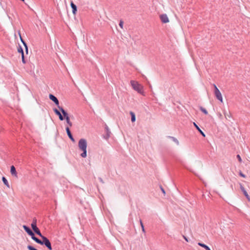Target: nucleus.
Listing matches in <instances>:
<instances>
[{
    "label": "nucleus",
    "mask_w": 250,
    "mask_h": 250,
    "mask_svg": "<svg viewBox=\"0 0 250 250\" xmlns=\"http://www.w3.org/2000/svg\"><path fill=\"white\" fill-rule=\"evenodd\" d=\"M79 148L83 151V153L81 154V156L83 158H85L87 156V142L84 139H81L78 143Z\"/></svg>",
    "instance_id": "1"
},
{
    "label": "nucleus",
    "mask_w": 250,
    "mask_h": 250,
    "mask_svg": "<svg viewBox=\"0 0 250 250\" xmlns=\"http://www.w3.org/2000/svg\"><path fill=\"white\" fill-rule=\"evenodd\" d=\"M130 84L134 90L143 96L145 95L144 91V86L137 81L132 80L130 81Z\"/></svg>",
    "instance_id": "2"
},
{
    "label": "nucleus",
    "mask_w": 250,
    "mask_h": 250,
    "mask_svg": "<svg viewBox=\"0 0 250 250\" xmlns=\"http://www.w3.org/2000/svg\"><path fill=\"white\" fill-rule=\"evenodd\" d=\"M58 108L64 116V119H65L67 124L68 125L67 126L69 127H71L72 126V123L71 122L70 118L68 116L67 112L63 109L62 107L58 106Z\"/></svg>",
    "instance_id": "3"
},
{
    "label": "nucleus",
    "mask_w": 250,
    "mask_h": 250,
    "mask_svg": "<svg viewBox=\"0 0 250 250\" xmlns=\"http://www.w3.org/2000/svg\"><path fill=\"white\" fill-rule=\"evenodd\" d=\"M42 239V241L41 240V243H39L41 245H44L49 250H52V247L51 243L49 240L45 237L42 236L41 237Z\"/></svg>",
    "instance_id": "4"
},
{
    "label": "nucleus",
    "mask_w": 250,
    "mask_h": 250,
    "mask_svg": "<svg viewBox=\"0 0 250 250\" xmlns=\"http://www.w3.org/2000/svg\"><path fill=\"white\" fill-rule=\"evenodd\" d=\"M31 227L33 229V230L40 236L42 237L43 235L41 234L39 229L37 227V220L36 219L34 218L33 220V222L31 224Z\"/></svg>",
    "instance_id": "5"
},
{
    "label": "nucleus",
    "mask_w": 250,
    "mask_h": 250,
    "mask_svg": "<svg viewBox=\"0 0 250 250\" xmlns=\"http://www.w3.org/2000/svg\"><path fill=\"white\" fill-rule=\"evenodd\" d=\"M214 94L216 98L220 101L221 103H223V97L222 96V94L220 92L219 89L217 88L215 84H214Z\"/></svg>",
    "instance_id": "6"
},
{
    "label": "nucleus",
    "mask_w": 250,
    "mask_h": 250,
    "mask_svg": "<svg viewBox=\"0 0 250 250\" xmlns=\"http://www.w3.org/2000/svg\"><path fill=\"white\" fill-rule=\"evenodd\" d=\"M160 19L161 20V21L163 23H167L169 21V20L166 14H162L160 16Z\"/></svg>",
    "instance_id": "7"
},
{
    "label": "nucleus",
    "mask_w": 250,
    "mask_h": 250,
    "mask_svg": "<svg viewBox=\"0 0 250 250\" xmlns=\"http://www.w3.org/2000/svg\"><path fill=\"white\" fill-rule=\"evenodd\" d=\"M49 99L51 100H52V101H53L58 106H59V102L58 100L57 99V98L55 96H54V95H53L52 94H50L49 96Z\"/></svg>",
    "instance_id": "8"
},
{
    "label": "nucleus",
    "mask_w": 250,
    "mask_h": 250,
    "mask_svg": "<svg viewBox=\"0 0 250 250\" xmlns=\"http://www.w3.org/2000/svg\"><path fill=\"white\" fill-rule=\"evenodd\" d=\"M10 172L11 174L14 176L15 177L17 178L18 177V174L16 171V168L14 166H12L10 168Z\"/></svg>",
    "instance_id": "9"
},
{
    "label": "nucleus",
    "mask_w": 250,
    "mask_h": 250,
    "mask_svg": "<svg viewBox=\"0 0 250 250\" xmlns=\"http://www.w3.org/2000/svg\"><path fill=\"white\" fill-rule=\"evenodd\" d=\"M240 188H241V190L242 191V192H243V193L245 195V196H246V197L247 198V199L248 200V201H250V196L248 195V193L247 192V191L245 189V188H244V187L241 184H240Z\"/></svg>",
    "instance_id": "10"
},
{
    "label": "nucleus",
    "mask_w": 250,
    "mask_h": 250,
    "mask_svg": "<svg viewBox=\"0 0 250 250\" xmlns=\"http://www.w3.org/2000/svg\"><path fill=\"white\" fill-rule=\"evenodd\" d=\"M66 132H67V134L69 137V138L70 139V140L74 142H75V140L74 139V138L73 137L71 133V132L70 131V129H69V127L68 126H66Z\"/></svg>",
    "instance_id": "11"
},
{
    "label": "nucleus",
    "mask_w": 250,
    "mask_h": 250,
    "mask_svg": "<svg viewBox=\"0 0 250 250\" xmlns=\"http://www.w3.org/2000/svg\"><path fill=\"white\" fill-rule=\"evenodd\" d=\"M54 112L55 113V114L56 115H57L58 116H59V119L61 120V121H62L64 120V117H63L62 115L61 114V112L56 108H55L53 109Z\"/></svg>",
    "instance_id": "12"
},
{
    "label": "nucleus",
    "mask_w": 250,
    "mask_h": 250,
    "mask_svg": "<svg viewBox=\"0 0 250 250\" xmlns=\"http://www.w3.org/2000/svg\"><path fill=\"white\" fill-rule=\"evenodd\" d=\"M18 52L21 53V57H22V62L23 63H25V61L24 57V53H23V49H22V48H21V46H20L18 48Z\"/></svg>",
    "instance_id": "13"
},
{
    "label": "nucleus",
    "mask_w": 250,
    "mask_h": 250,
    "mask_svg": "<svg viewBox=\"0 0 250 250\" xmlns=\"http://www.w3.org/2000/svg\"><path fill=\"white\" fill-rule=\"evenodd\" d=\"M70 6L72 10V13L73 14H76L77 11V7L76 5H75L73 1H71L70 3Z\"/></svg>",
    "instance_id": "14"
},
{
    "label": "nucleus",
    "mask_w": 250,
    "mask_h": 250,
    "mask_svg": "<svg viewBox=\"0 0 250 250\" xmlns=\"http://www.w3.org/2000/svg\"><path fill=\"white\" fill-rule=\"evenodd\" d=\"M29 235L31 236L32 239L34 240L36 243H41V240L35 236V235L32 231H31V232H30Z\"/></svg>",
    "instance_id": "15"
},
{
    "label": "nucleus",
    "mask_w": 250,
    "mask_h": 250,
    "mask_svg": "<svg viewBox=\"0 0 250 250\" xmlns=\"http://www.w3.org/2000/svg\"><path fill=\"white\" fill-rule=\"evenodd\" d=\"M223 113H224L225 117L227 120H228L229 119H230L232 117L231 113L229 111L226 112V111H224Z\"/></svg>",
    "instance_id": "16"
},
{
    "label": "nucleus",
    "mask_w": 250,
    "mask_h": 250,
    "mask_svg": "<svg viewBox=\"0 0 250 250\" xmlns=\"http://www.w3.org/2000/svg\"><path fill=\"white\" fill-rule=\"evenodd\" d=\"M19 36H20L21 42H22V43L23 44L24 46H25V50H26V52L27 54L28 53V47H27V44L25 42L23 41V40L22 39L21 35V34L20 33H19Z\"/></svg>",
    "instance_id": "17"
},
{
    "label": "nucleus",
    "mask_w": 250,
    "mask_h": 250,
    "mask_svg": "<svg viewBox=\"0 0 250 250\" xmlns=\"http://www.w3.org/2000/svg\"><path fill=\"white\" fill-rule=\"evenodd\" d=\"M2 182H3L4 184L8 188H10V185L7 181V180H6V179L4 177H2Z\"/></svg>",
    "instance_id": "18"
},
{
    "label": "nucleus",
    "mask_w": 250,
    "mask_h": 250,
    "mask_svg": "<svg viewBox=\"0 0 250 250\" xmlns=\"http://www.w3.org/2000/svg\"><path fill=\"white\" fill-rule=\"evenodd\" d=\"M194 125L196 128V129L200 132V133L202 134V135L204 137H205V134L200 129L199 126L196 124V123H193Z\"/></svg>",
    "instance_id": "19"
},
{
    "label": "nucleus",
    "mask_w": 250,
    "mask_h": 250,
    "mask_svg": "<svg viewBox=\"0 0 250 250\" xmlns=\"http://www.w3.org/2000/svg\"><path fill=\"white\" fill-rule=\"evenodd\" d=\"M198 245L203 248H204L206 250H211L210 249V248L208 246H207L206 245H205L204 244L199 242L198 243Z\"/></svg>",
    "instance_id": "20"
},
{
    "label": "nucleus",
    "mask_w": 250,
    "mask_h": 250,
    "mask_svg": "<svg viewBox=\"0 0 250 250\" xmlns=\"http://www.w3.org/2000/svg\"><path fill=\"white\" fill-rule=\"evenodd\" d=\"M23 228L25 230V231L29 234L30 232H31V229L28 228L27 227V226L24 225L23 226Z\"/></svg>",
    "instance_id": "21"
},
{
    "label": "nucleus",
    "mask_w": 250,
    "mask_h": 250,
    "mask_svg": "<svg viewBox=\"0 0 250 250\" xmlns=\"http://www.w3.org/2000/svg\"><path fill=\"white\" fill-rule=\"evenodd\" d=\"M130 114L131 116V121L132 122H134L136 120V117H135V114L133 112H130Z\"/></svg>",
    "instance_id": "22"
},
{
    "label": "nucleus",
    "mask_w": 250,
    "mask_h": 250,
    "mask_svg": "<svg viewBox=\"0 0 250 250\" xmlns=\"http://www.w3.org/2000/svg\"><path fill=\"white\" fill-rule=\"evenodd\" d=\"M200 109L204 114H205L206 115H207L208 114V111L204 107H200Z\"/></svg>",
    "instance_id": "23"
},
{
    "label": "nucleus",
    "mask_w": 250,
    "mask_h": 250,
    "mask_svg": "<svg viewBox=\"0 0 250 250\" xmlns=\"http://www.w3.org/2000/svg\"><path fill=\"white\" fill-rule=\"evenodd\" d=\"M123 24H124V21L122 20H121L119 23V26L120 27L123 29Z\"/></svg>",
    "instance_id": "24"
},
{
    "label": "nucleus",
    "mask_w": 250,
    "mask_h": 250,
    "mask_svg": "<svg viewBox=\"0 0 250 250\" xmlns=\"http://www.w3.org/2000/svg\"><path fill=\"white\" fill-rule=\"evenodd\" d=\"M27 248L29 250H38L31 246H28Z\"/></svg>",
    "instance_id": "25"
},
{
    "label": "nucleus",
    "mask_w": 250,
    "mask_h": 250,
    "mask_svg": "<svg viewBox=\"0 0 250 250\" xmlns=\"http://www.w3.org/2000/svg\"><path fill=\"white\" fill-rule=\"evenodd\" d=\"M217 115L219 119H222L223 118V115L221 113H218Z\"/></svg>",
    "instance_id": "26"
},
{
    "label": "nucleus",
    "mask_w": 250,
    "mask_h": 250,
    "mask_svg": "<svg viewBox=\"0 0 250 250\" xmlns=\"http://www.w3.org/2000/svg\"><path fill=\"white\" fill-rule=\"evenodd\" d=\"M237 158H238L239 162L240 163H241L242 162V159H241L240 156L239 155H237Z\"/></svg>",
    "instance_id": "27"
},
{
    "label": "nucleus",
    "mask_w": 250,
    "mask_h": 250,
    "mask_svg": "<svg viewBox=\"0 0 250 250\" xmlns=\"http://www.w3.org/2000/svg\"><path fill=\"white\" fill-rule=\"evenodd\" d=\"M239 175L240 176L243 177V178H245L246 177V175L245 174H244L242 172H239Z\"/></svg>",
    "instance_id": "28"
},
{
    "label": "nucleus",
    "mask_w": 250,
    "mask_h": 250,
    "mask_svg": "<svg viewBox=\"0 0 250 250\" xmlns=\"http://www.w3.org/2000/svg\"><path fill=\"white\" fill-rule=\"evenodd\" d=\"M183 238H184V239L187 241V242H188V238L186 237L185 236L183 235Z\"/></svg>",
    "instance_id": "29"
},
{
    "label": "nucleus",
    "mask_w": 250,
    "mask_h": 250,
    "mask_svg": "<svg viewBox=\"0 0 250 250\" xmlns=\"http://www.w3.org/2000/svg\"><path fill=\"white\" fill-rule=\"evenodd\" d=\"M161 190H162V191L163 192V193L164 194H166V192H165V190L164 189V188H162V187H161Z\"/></svg>",
    "instance_id": "30"
},
{
    "label": "nucleus",
    "mask_w": 250,
    "mask_h": 250,
    "mask_svg": "<svg viewBox=\"0 0 250 250\" xmlns=\"http://www.w3.org/2000/svg\"><path fill=\"white\" fill-rule=\"evenodd\" d=\"M140 224H141V228H142L143 227H144V225H143V222H142L141 220H140Z\"/></svg>",
    "instance_id": "31"
},
{
    "label": "nucleus",
    "mask_w": 250,
    "mask_h": 250,
    "mask_svg": "<svg viewBox=\"0 0 250 250\" xmlns=\"http://www.w3.org/2000/svg\"><path fill=\"white\" fill-rule=\"evenodd\" d=\"M142 231H143L144 232H145V229L144 227H143L142 228Z\"/></svg>",
    "instance_id": "32"
}]
</instances>
